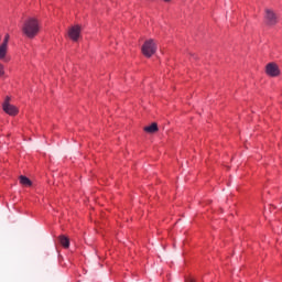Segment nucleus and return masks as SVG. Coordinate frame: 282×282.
I'll use <instances>...</instances> for the list:
<instances>
[{
	"label": "nucleus",
	"mask_w": 282,
	"mask_h": 282,
	"mask_svg": "<svg viewBox=\"0 0 282 282\" xmlns=\"http://www.w3.org/2000/svg\"><path fill=\"white\" fill-rule=\"evenodd\" d=\"M41 32V22L39 19L31 17L28 18L22 24V33L26 39H35Z\"/></svg>",
	"instance_id": "obj_1"
},
{
	"label": "nucleus",
	"mask_w": 282,
	"mask_h": 282,
	"mask_svg": "<svg viewBox=\"0 0 282 282\" xmlns=\"http://www.w3.org/2000/svg\"><path fill=\"white\" fill-rule=\"evenodd\" d=\"M141 52L143 56L147 58H151L155 52H158V45L155 44V41L148 40L143 43Z\"/></svg>",
	"instance_id": "obj_2"
},
{
	"label": "nucleus",
	"mask_w": 282,
	"mask_h": 282,
	"mask_svg": "<svg viewBox=\"0 0 282 282\" xmlns=\"http://www.w3.org/2000/svg\"><path fill=\"white\" fill-rule=\"evenodd\" d=\"M265 74L271 78H276V76H281V69L276 63H269L265 66Z\"/></svg>",
	"instance_id": "obj_3"
},
{
	"label": "nucleus",
	"mask_w": 282,
	"mask_h": 282,
	"mask_svg": "<svg viewBox=\"0 0 282 282\" xmlns=\"http://www.w3.org/2000/svg\"><path fill=\"white\" fill-rule=\"evenodd\" d=\"M264 20H265L267 25H276V23H278L276 13H274V11H272L270 9H267Z\"/></svg>",
	"instance_id": "obj_4"
},
{
	"label": "nucleus",
	"mask_w": 282,
	"mask_h": 282,
	"mask_svg": "<svg viewBox=\"0 0 282 282\" xmlns=\"http://www.w3.org/2000/svg\"><path fill=\"white\" fill-rule=\"evenodd\" d=\"M2 109L8 113V116H17V113H19V108L8 102L2 104Z\"/></svg>",
	"instance_id": "obj_5"
},
{
	"label": "nucleus",
	"mask_w": 282,
	"mask_h": 282,
	"mask_svg": "<svg viewBox=\"0 0 282 282\" xmlns=\"http://www.w3.org/2000/svg\"><path fill=\"white\" fill-rule=\"evenodd\" d=\"M68 36L72 41H78V39H80V25L72 26L68 30Z\"/></svg>",
	"instance_id": "obj_6"
},
{
	"label": "nucleus",
	"mask_w": 282,
	"mask_h": 282,
	"mask_svg": "<svg viewBox=\"0 0 282 282\" xmlns=\"http://www.w3.org/2000/svg\"><path fill=\"white\" fill-rule=\"evenodd\" d=\"M145 133H156L158 131V123H152L144 128Z\"/></svg>",
	"instance_id": "obj_7"
},
{
	"label": "nucleus",
	"mask_w": 282,
	"mask_h": 282,
	"mask_svg": "<svg viewBox=\"0 0 282 282\" xmlns=\"http://www.w3.org/2000/svg\"><path fill=\"white\" fill-rule=\"evenodd\" d=\"M59 243L63 246V248H69V238L66 236H59Z\"/></svg>",
	"instance_id": "obj_8"
},
{
	"label": "nucleus",
	"mask_w": 282,
	"mask_h": 282,
	"mask_svg": "<svg viewBox=\"0 0 282 282\" xmlns=\"http://www.w3.org/2000/svg\"><path fill=\"white\" fill-rule=\"evenodd\" d=\"M8 55V46L0 45V61H3Z\"/></svg>",
	"instance_id": "obj_9"
},
{
	"label": "nucleus",
	"mask_w": 282,
	"mask_h": 282,
	"mask_svg": "<svg viewBox=\"0 0 282 282\" xmlns=\"http://www.w3.org/2000/svg\"><path fill=\"white\" fill-rule=\"evenodd\" d=\"M20 184H22L23 186H32V181H30V178H28L26 176H20Z\"/></svg>",
	"instance_id": "obj_10"
},
{
	"label": "nucleus",
	"mask_w": 282,
	"mask_h": 282,
	"mask_svg": "<svg viewBox=\"0 0 282 282\" xmlns=\"http://www.w3.org/2000/svg\"><path fill=\"white\" fill-rule=\"evenodd\" d=\"M9 41H10V34H7V35L4 36L3 43H2L1 45H3L4 47H8Z\"/></svg>",
	"instance_id": "obj_11"
},
{
	"label": "nucleus",
	"mask_w": 282,
	"mask_h": 282,
	"mask_svg": "<svg viewBox=\"0 0 282 282\" xmlns=\"http://www.w3.org/2000/svg\"><path fill=\"white\" fill-rule=\"evenodd\" d=\"M3 74H6V72L3 70V64H0V76H3Z\"/></svg>",
	"instance_id": "obj_12"
},
{
	"label": "nucleus",
	"mask_w": 282,
	"mask_h": 282,
	"mask_svg": "<svg viewBox=\"0 0 282 282\" xmlns=\"http://www.w3.org/2000/svg\"><path fill=\"white\" fill-rule=\"evenodd\" d=\"M185 282H195V279H194V278H187V279L185 280Z\"/></svg>",
	"instance_id": "obj_13"
},
{
	"label": "nucleus",
	"mask_w": 282,
	"mask_h": 282,
	"mask_svg": "<svg viewBox=\"0 0 282 282\" xmlns=\"http://www.w3.org/2000/svg\"><path fill=\"white\" fill-rule=\"evenodd\" d=\"M4 102H7L8 105H10V97H6Z\"/></svg>",
	"instance_id": "obj_14"
},
{
	"label": "nucleus",
	"mask_w": 282,
	"mask_h": 282,
	"mask_svg": "<svg viewBox=\"0 0 282 282\" xmlns=\"http://www.w3.org/2000/svg\"><path fill=\"white\" fill-rule=\"evenodd\" d=\"M164 1H171V0H164Z\"/></svg>",
	"instance_id": "obj_15"
}]
</instances>
